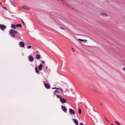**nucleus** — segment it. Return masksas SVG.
Wrapping results in <instances>:
<instances>
[{"label":"nucleus","instance_id":"28","mask_svg":"<svg viewBox=\"0 0 125 125\" xmlns=\"http://www.w3.org/2000/svg\"><path fill=\"white\" fill-rule=\"evenodd\" d=\"M80 125H84L83 123H81L80 124Z\"/></svg>","mask_w":125,"mask_h":125},{"label":"nucleus","instance_id":"18","mask_svg":"<svg viewBox=\"0 0 125 125\" xmlns=\"http://www.w3.org/2000/svg\"><path fill=\"white\" fill-rule=\"evenodd\" d=\"M16 26L17 27H21L22 25L20 24H17L16 25Z\"/></svg>","mask_w":125,"mask_h":125},{"label":"nucleus","instance_id":"16","mask_svg":"<svg viewBox=\"0 0 125 125\" xmlns=\"http://www.w3.org/2000/svg\"><path fill=\"white\" fill-rule=\"evenodd\" d=\"M35 71L37 73H38L39 72V71L38 70V68L37 67H35Z\"/></svg>","mask_w":125,"mask_h":125},{"label":"nucleus","instance_id":"12","mask_svg":"<svg viewBox=\"0 0 125 125\" xmlns=\"http://www.w3.org/2000/svg\"><path fill=\"white\" fill-rule=\"evenodd\" d=\"M42 64H40L39 66V69L41 71L42 70Z\"/></svg>","mask_w":125,"mask_h":125},{"label":"nucleus","instance_id":"23","mask_svg":"<svg viewBox=\"0 0 125 125\" xmlns=\"http://www.w3.org/2000/svg\"><path fill=\"white\" fill-rule=\"evenodd\" d=\"M104 118L105 119V120H106L108 122H109V121L108 120L106 119V118L105 117H104Z\"/></svg>","mask_w":125,"mask_h":125},{"label":"nucleus","instance_id":"5","mask_svg":"<svg viewBox=\"0 0 125 125\" xmlns=\"http://www.w3.org/2000/svg\"><path fill=\"white\" fill-rule=\"evenodd\" d=\"M6 28V26L3 25H1L0 24V28L2 30L5 29Z\"/></svg>","mask_w":125,"mask_h":125},{"label":"nucleus","instance_id":"29","mask_svg":"<svg viewBox=\"0 0 125 125\" xmlns=\"http://www.w3.org/2000/svg\"><path fill=\"white\" fill-rule=\"evenodd\" d=\"M42 62L43 63H45L44 62V61H42Z\"/></svg>","mask_w":125,"mask_h":125},{"label":"nucleus","instance_id":"15","mask_svg":"<svg viewBox=\"0 0 125 125\" xmlns=\"http://www.w3.org/2000/svg\"><path fill=\"white\" fill-rule=\"evenodd\" d=\"M78 40L79 41H82V42L84 41V42H86L87 41V40H82V39H78Z\"/></svg>","mask_w":125,"mask_h":125},{"label":"nucleus","instance_id":"19","mask_svg":"<svg viewBox=\"0 0 125 125\" xmlns=\"http://www.w3.org/2000/svg\"><path fill=\"white\" fill-rule=\"evenodd\" d=\"M82 112L81 110L80 109V108H79V110L78 111V113L79 114H81Z\"/></svg>","mask_w":125,"mask_h":125},{"label":"nucleus","instance_id":"10","mask_svg":"<svg viewBox=\"0 0 125 125\" xmlns=\"http://www.w3.org/2000/svg\"><path fill=\"white\" fill-rule=\"evenodd\" d=\"M73 121L74 122V123L76 125H78V121L76 119H73Z\"/></svg>","mask_w":125,"mask_h":125},{"label":"nucleus","instance_id":"14","mask_svg":"<svg viewBox=\"0 0 125 125\" xmlns=\"http://www.w3.org/2000/svg\"><path fill=\"white\" fill-rule=\"evenodd\" d=\"M11 28H13L14 29H15L16 28V26L14 24H12L11 25Z\"/></svg>","mask_w":125,"mask_h":125},{"label":"nucleus","instance_id":"21","mask_svg":"<svg viewBox=\"0 0 125 125\" xmlns=\"http://www.w3.org/2000/svg\"><path fill=\"white\" fill-rule=\"evenodd\" d=\"M115 123L117 124L118 125H121L120 124L117 122L115 121Z\"/></svg>","mask_w":125,"mask_h":125},{"label":"nucleus","instance_id":"2","mask_svg":"<svg viewBox=\"0 0 125 125\" xmlns=\"http://www.w3.org/2000/svg\"><path fill=\"white\" fill-rule=\"evenodd\" d=\"M60 99V101L62 103H65L66 102V100L63 98L61 97Z\"/></svg>","mask_w":125,"mask_h":125},{"label":"nucleus","instance_id":"35","mask_svg":"<svg viewBox=\"0 0 125 125\" xmlns=\"http://www.w3.org/2000/svg\"><path fill=\"white\" fill-rule=\"evenodd\" d=\"M72 50H73V48H72Z\"/></svg>","mask_w":125,"mask_h":125},{"label":"nucleus","instance_id":"27","mask_svg":"<svg viewBox=\"0 0 125 125\" xmlns=\"http://www.w3.org/2000/svg\"><path fill=\"white\" fill-rule=\"evenodd\" d=\"M123 71H125V68H123Z\"/></svg>","mask_w":125,"mask_h":125},{"label":"nucleus","instance_id":"37","mask_svg":"<svg viewBox=\"0 0 125 125\" xmlns=\"http://www.w3.org/2000/svg\"><path fill=\"white\" fill-rule=\"evenodd\" d=\"M62 1H63V0H61Z\"/></svg>","mask_w":125,"mask_h":125},{"label":"nucleus","instance_id":"1","mask_svg":"<svg viewBox=\"0 0 125 125\" xmlns=\"http://www.w3.org/2000/svg\"><path fill=\"white\" fill-rule=\"evenodd\" d=\"M17 32L13 30H10V33L11 35L13 37H14L15 34H17Z\"/></svg>","mask_w":125,"mask_h":125},{"label":"nucleus","instance_id":"25","mask_svg":"<svg viewBox=\"0 0 125 125\" xmlns=\"http://www.w3.org/2000/svg\"><path fill=\"white\" fill-rule=\"evenodd\" d=\"M60 29H62V30H64V28H62V27H60Z\"/></svg>","mask_w":125,"mask_h":125},{"label":"nucleus","instance_id":"17","mask_svg":"<svg viewBox=\"0 0 125 125\" xmlns=\"http://www.w3.org/2000/svg\"><path fill=\"white\" fill-rule=\"evenodd\" d=\"M23 8L25 9H26L27 10H29L30 9V8H28L25 6H23Z\"/></svg>","mask_w":125,"mask_h":125},{"label":"nucleus","instance_id":"13","mask_svg":"<svg viewBox=\"0 0 125 125\" xmlns=\"http://www.w3.org/2000/svg\"><path fill=\"white\" fill-rule=\"evenodd\" d=\"M41 56L39 54H37L36 55V58L37 59H40V58Z\"/></svg>","mask_w":125,"mask_h":125},{"label":"nucleus","instance_id":"3","mask_svg":"<svg viewBox=\"0 0 125 125\" xmlns=\"http://www.w3.org/2000/svg\"><path fill=\"white\" fill-rule=\"evenodd\" d=\"M100 15L104 17H108L109 16L108 14L105 13H100Z\"/></svg>","mask_w":125,"mask_h":125},{"label":"nucleus","instance_id":"9","mask_svg":"<svg viewBox=\"0 0 125 125\" xmlns=\"http://www.w3.org/2000/svg\"><path fill=\"white\" fill-rule=\"evenodd\" d=\"M29 59L31 62H32L33 61L34 59L32 56H29Z\"/></svg>","mask_w":125,"mask_h":125},{"label":"nucleus","instance_id":"6","mask_svg":"<svg viewBox=\"0 0 125 125\" xmlns=\"http://www.w3.org/2000/svg\"><path fill=\"white\" fill-rule=\"evenodd\" d=\"M69 111L70 113L74 115L75 114V112L71 108H70Z\"/></svg>","mask_w":125,"mask_h":125},{"label":"nucleus","instance_id":"22","mask_svg":"<svg viewBox=\"0 0 125 125\" xmlns=\"http://www.w3.org/2000/svg\"><path fill=\"white\" fill-rule=\"evenodd\" d=\"M56 95L58 97V98H59L60 99L61 97L60 96L58 95H57L56 94Z\"/></svg>","mask_w":125,"mask_h":125},{"label":"nucleus","instance_id":"4","mask_svg":"<svg viewBox=\"0 0 125 125\" xmlns=\"http://www.w3.org/2000/svg\"><path fill=\"white\" fill-rule=\"evenodd\" d=\"M45 87L47 89H48L50 88V85L49 84L46 83L44 84Z\"/></svg>","mask_w":125,"mask_h":125},{"label":"nucleus","instance_id":"8","mask_svg":"<svg viewBox=\"0 0 125 125\" xmlns=\"http://www.w3.org/2000/svg\"><path fill=\"white\" fill-rule=\"evenodd\" d=\"M62 110L64 112H66L67 109L66 107L63 105L62 106Z\"/></svg>","mask_w":125,"mask_h":125},{"label":"nucleus","instance_id":"30","mask_svg":"<svg viewBox=\"0 0 125 125\" xmlns=\"http://www.w3.org/2000/svg\"><path fill=\"white\" fill-rule=\"evenodd\" d=\"M58 92L57 91H56L54 92V94H55L56 92Z\"/></svg>","mask_w":125,"mask_h":125},{"label":"nucleus","instance_id":"32","mask_svg":"<svg viewBox=\"0 0 125 125\" xmlns=\"http://www.w3.org/2000/svg\"><path fill=\"white\" fill-rule=\"evenodd\" d=\"M46 69H47V66L46 67Z\"/></svg>","mask_w":125,"mask_h":125},{"label":"nucleus","instance_id":"20","mask_svg":"<svg viewBox=\"0 0 125 125\" xmlns=\"http://www.w3.org/2000/svg\"><path fill=\"white\" fill-rule=\"evenodd\" d=\"M21 21L22 23H23V25H25V23H24V21H23L21 19Z\"/></svg>","mask_w":125,"mask_h":125},{"label":"nucleus","instance_id":"33","mask_svg":"<svg viewBox=\"0 0 125 125\" xmlns=\"http://www.w3.org/2000/svg\"><path fill=\"white\" fill-rule=\"evenodd\" d=\"M100 104L101 106H102V105L101 103H100Z\"/></svg>","mask_w":125,"mask_h":125},{"label":"nucleus","instance_id":"7","mask_svg":"<svg viewBox=\"0 0 125 125\" xmlns=\"http://www.w3.org/2000/svg\"><path fill=\"white\" fill-rule=\"evenodd\" d=\"M20 46L21 47H23L24 46V42H21L19 43Z\"/></svg>","mask_w":125,"mask_h":125},{"label":"nucleus","instance_id":"26","mask_svg":"<svg viewBox=\"0 0 125 125\" xmlns=\"http://www.w3.org/2000/svg\"><path fill=\"white\" fill-rule=\"evenodd\" d=\"M10 2L12 4L13 6H14V2H13L12 3V2Z\"/></svg>","mask_w":125,"mask_h":125},{"label":"nucleus","instance_id":"11","mask_svg":"<svg viewBox=\"0 0 125 125\" xmlns=\"http://www.w3.org/2000/svg\"><path fill=\"white\" fill-rule=\"evenodd\" d=\"M56 89L57 90L60 89L61 90V91L63 93V91L62 90V89L61 88H56L55 87H53L52 88V89Z\"/></svg>","mask_w":125,"mask_h":125},{"label":"nucleus","instance_id":"31","mask_svg":"<svg viewBox=\"0 0 125 125\" xmlns=\"http://www.w3.org/2000/svg\"><path fill=\"white\" fill-rule=\"evenodd\" d=\"M3 8L5 9H7L6 8V7H4Z\"/></svg>","mask_w":125,"mask_h":125},{"label":"nucleus","instance_id":"34","mask_svg":"<svg viewBox=\"0 0 125 125\" xmlns=\"http://www.w3.org/2000/svg\"><path fill=\"white\" fill-rule=\"evenodd\" d=\"M0 4L1 5H2V3L0 2Z\"/></svg>","mask_w":125,"mask_h":125},{"label":"nucleus","instance_id":"36","mask_svg":"<svg viewBox=\"0 0 125 125\" xmlns=\"http://www.w3.org/2000/svg\"><path fill=\"white\" fill-rule=\"evenodd\" d=\"M73 51L74 52V50H73Z\"/></svg>","mask_w":125,"mask_h":125},{"label":"nucleus","instance_id":"24","mask_svg":"<svg viewBox=\"0 0 125 125\" xmlns=\"http://www.w3.org/2000/svg\"><path fill=\"white\" fill-rule=\"evenodd\" d=\"M28 48H31V46H29L28 47Z\"/></svg>","mask_w":125,"mask_h":125}]
</instances>
